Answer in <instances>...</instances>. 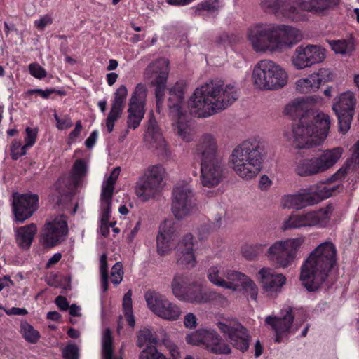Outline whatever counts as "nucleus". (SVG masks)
I'll use <instances>...</instances> for the list:
<instances>
[{
	"label": "nucleus",
	"mask_w": 359,
	"mask_h": 359,
	"mask_svg": "<svg viewBox=\"0 0 359 359\" xmlns=\"http://www.w3.org/2000/svg\"><path fill=\"white\" fill-rule=\"evenodd\" d=\"M238 98L234 84L215 80L197 88L188 102L191 115L205 118L231 106Z\"/></svg>",
	"instance_id": "obj_1"
},
{
	"label": "nucleus",
	"mask_w": 359,
	"mask_h": 359,
	"mask_svg": "<svg viewBox=\"0 0 359 359\" xmlns=\"http://www.w3.org/2000/svg\"><path fill=\"white\" fill-rule=\"evenodd\" d=\"M337 261V250L332 242L317 246L303 262L299 278L309 292L317 291L326 280Z\"/></svg>",
	"instance_id": "obj_2"
},
{
	"label": "nucleus",
	"mask_w": 359,
	"mask_h": 359,
	"mask_svg": "<svg viewBox=\"0 0 359 359\" xmlns=\"http://www.w3.org/2000/svg\"><path fill=\"white\" fill-rule=\"evenodd\" d=\"M331 121L328 114L318 112L313 118L303 117L294 124L291 130L285 131L287 141L299 149L320 145L326 139Z\"/></svg>",
	"instance_id": "obj_3"
},
{
	"label": "nucleus",
	"mask_w": 359,
	"mask_h": 359,
	"mask_svg": "<svg viewBox=\"0 0 359 359\" xmlns=\"http://www.w3.org/2000/svg\"><path fill=\"white\" fill-rule=\"evenodd\" d=\"M264 156V143L257 139H249L242 142L232 151L229 163L239 177L250 180L260 172Z\"/></svg>",
	"instance_id": "obj_4"
},
{
	"label": "nucleus",
	"mask_w": 359,
	"mask_h": 359,
	"mask_svg": "<svg viewBox=\"0 0 359 359\" xmlns=\"http://www.w3.org/2000/svg\"><path fill=\"white\" fill-rule=\"evenodd\" d=\"M339 4V0H264L262 6L274 8L285 18L292 21L304 19L303 11L323 16Z\"/></svg>",
	"instance_id": "obj_5"
},
{
	"label": "nucleus",
	"mask_w": 359,
	"mask_h": 359,
	"mask_svg": "<svg viewBox=\"0 0 359 359\" xmlns=\"http://www.w3.org/2000/svg\"><path fill=\"white\" fill-rule=\"evenodd\" d=\"M185 83L177 81L169 89L168 105L169 115L175 122V131L176 134L184 142L192 141L195 136L194 130L188 124L186 114L181 109V104L184 100Z\"/></svg>",
	"instance_id": "obj_6"
},
{
	"label": "nucleus",
	"mask_w": 359,
	"mask_h": 359,
	"mask_svg": "<svg viewBox=\"0 0 359 359\" xmlns=\"http://www.w3.org/2000/svg\"><path fill=\"white\" fill-rule=\"evenodd\" d=\"M342 149L336 147L324 151L322 154L310 158L300 160L295 172L301 177H309L323 172L332 168L341 158Z\"/></svg>",
	"instance_id": "obj_7"
},
{
	"label": "nucleus",
	"mask_w": 359,
	"mask_h": 359,
	"mask_svg": "<svg viewBox=\"0 0 359 359\" xmlns=\"http://www.w3.org/2000/svg\"><path fill=\"white\" fill-rule=\"evenodd\" d=\"M165 174V169L161 165L148 167L136 182V196L143 201L154 198L162 189Z\"/></svg>",
	"instance_id": "obj_8"
},
{
	"label": "nucleus",
	"mask_w": 359,
	"mask_h": 359,
	"mask_svg": "<svg viewBox=\"0 0 359 359\" xmlns=\"http://www.w3.org/2000/svg\"><path fill=\"white\" fill-rule=\"evenodd\" d=\"M356 103L355 94L350 90L339 94L333 100L332 108L337 117L339 130L343 134L351 128Z\"/></svg>",
	"instance_id": "obj_9"
},
{
	"label": "nucleus",
	"mask_w": 359,
	"mask_h": 359,
	"mask_svg": "<svg viewBox=\"0 0 359 359\" xmlns=\"http://www.w3.org/2000/svg\"><path fill=\"white\" fill-rule=\"evenodd\" d=\"M168 60L160 58L151 63L145 69L144 76L150 80L151 84L155 87L156 110L159 112L160 107L164 100L165 89L169 73Z\"/></svg>",
	"instance_id": "obj_10"
},
{
	"label": "nucleus",
	"mask_w": 359,
	"mask_h": 359,
	"mask_svg": "<svg viewBox=\"0 0 359 359\" xmlns=\"http://www.w3.org/2000/svg\"><path fill=\"white\" fill-rule=\"evenodd\" d=\"M144 298L149 309L162 319L176 321L182 316L180 306L158 292L147 291Z\"/></svg>",
	"instance_id": "obj_11"
},
{
	"label": "nucleus",
	"mask_w": 359,
	"mask_h": 359,
	"mask_svg": "<svg viewBox=\"0 0 359 359\" xmlns=\"http://www.w3.org/2000/svg\"><path fill=\"white\" fill-rule=\"evenodd\" d=\"M333 211L331 205L318 211L309 212L302 215H292L283 224L285 230L298 229L302 227H311L314 226H325Z\"/></svg>",
	"instance_id": "obj_12"
},
{
	"label": "nucleus",
	"mask_w": 359,
	"mask_h": 359,
	"mask_svg": "<svg viewBox=\"0 0 359 359\" xmlns=\"http://www.w3.org/2000/svg\"><path fill=\"white\" fill-rule=\"evenodd\" d=\"M217 325L234 348L243 353L248 349L251 337L248 330L238 320L224 319Z\"/></svg>",
	"instance_id": "obj_13"
},
{
	"label": "nucleus",
	"mask_w": 359,
	"mask_h": 359,
	"mask_svg": "<svg viewBox=\"0 0 359 359\" xmlns=\"http://www.w3.org/2000/svg\"><path fill=\"white\" fill-rule=\"evenodd\" d=\"M172 212L174 216L183 219L190 215L195 207L194 194L189 184H177L172 191Z\"/></svg>",
	"instance_id": "obj_14"
},
{
	"label": "nucleus",
	"mask_w": 359,
	"mask_h": 359,
	"mask_svg": "<svg viewBox=\"0 0 359 359\" xmlns=\"http://www.w3.org/2000/svg\"><path fill=\"white\" fill-rule=\"evenodd\" d=\"M67 233V219L65 215H60L46 221L41 231V240L44 246L52 248L64 241Z\"/></svg>",
	"instance_id": "obj_15"
},
{
	"label": "nucleus",
	"mask_w": 359,
	"mask_h": 359,
	"mask_svg": "<svg viewBox=\"0 0 359 359\" xmlns=\"http://www.w3.org/2000/svg\"><path fill=\"white\" fill-rule=\"evenodd\" d=\"M325 58V49L318 45H301L296 48L292 64L297 69H304L321 63Z\"/></svg>",
	"instance_id": "obj_16"
},
{
	"label": "nucleus",
	"mask_w": 359,
	"mask_h": 359,
	"mask_svg": "<svg viewBox=\"0 0 359 359\" xmlns=\"http://www.w3.org/2000/svg\"><path fill=\"white\" fill-rule=\"evenodd\" d=\"M248 39L257 53H273V24H257L248 29Z\"/></svg>",
	"instance_id": "obj_17"
},
{
	"label": "nucleus",
	"mask_w": 359,
	"mask_h": 359,
	"mask_svg": "<svg viewBox=\"0 0 359 359\" xmlns=\"http://www.w3.org/2000/svg\"><path fill=\"white\" fill-rule=\"evenodd\" d=\"M147 97V88L144 85L138 83L129 101L128 109V129H136L144 116V102Z\"/></svg>",
	"instance_id": "obj_18"
},
{
	"label": "nucleus",
	"mask_w": 359,
	"mask_h": 359,
	"mask_svg": "<svg viewBox=\"0 0 359 359\" xmlns=\"http://www.w3.org/2000/svg\"><path fill=\"white\" fill-rule=\"evenodd\" d=\"M273 52L291 48L302 39L301 32L291 26L273 24Z\"/></svg>",
	"instance_id": "obj_19"
},
{
	"label": "nucleus",
	"mask_w": 359,
	"mask_h": 359,
	"mask_svg": "<svg viewBox=\"0 0 359 359\" xmlns=\"http://www.w3.org/2000/svg\"><path fill=\"white\" fill-rule=\"evenodd\" d=\"M294 314L291 307L282 310L280 316H268L265 319L266 325H270L276 332L275 341L280 343L283 338L297 330L292 329Z\"/></svg>",
	"instance_id": "obj_20"
},
{
	"label": "nucleus",
	"mask_w": 359,
	"mask_h": 359,
	"mask_svg": "<svg viewBox=\"0 0 359 359\" xmlns=\"http://www.w3.org/2000/svg\"><path fill=\"white\" fill-rule=\"evenodd\" d=\"M225 163L223 158L201 163V181L203 186L217 187L224 177Z\"/></svg>",
	"instance_id": "obj_21"
},
{
	"label": "nucleus",
	"mask_w": 359,
	"mask_h": 359,
	"mask_svg": "<svg viewBox=\"0 0 359 359\" xmlns=\"http://www.w3.org/2000/svg\"><path fill=\"white\" fill-rule=\"evenodd\" d=\"M39 196L36 194H13V212L19 222H23L29 218L38 208Z\"/></svg>",
	"instance_id": "obj_22"
},
{
	"label": "nucleus",
	"mask_w": 359,
	"mask_h": 359,
	"mask_svg": "<svg viewBox=\"0 0 359 359\" xmlns=\"http://www.w3.org/2000/svg\"><path fill=\"white\" fill-rule=\"evenodd\" d=\"M224 277L226 279L224 288L235 292L241 287L250 293L252 299H257L258 294L257 287L246 275L235 270H227L225 272Z\"/></svg>",
	"instance_id": "obj_23"
},
{
	"label": "nucleus",
	"mask_w": 359,
	"mask_h": 359,
	"mask_svg": "<svg viewBox=\"0 0 359 359\" xmlns=\"http://www.w3.org/2000/svg\"><path fill=\"white\" fill-rule=\"evenodd\" d=\"M120 173V168H115L109 177L103 182L101 193V206L102 214L100 219L101 223H109L111 199L114 190V184Z\"/></svg>",
	"instance_id": "obj_24"
},
{
	"label": "nucleus",
	"mask_w": 359,
	"mask_h": 359,
	"mask_svg": "<svg viewBox=\"0 0 359 359\" xmlns=\"http://www.w3.org/2000/svg\"><path fill=\"white\" fill-rule=\"evenodd\" d=\"M177 236V226L172 220H165L161 224L159 232L156 237L157 251L163 255L171 250L173 242Z\"/></svg>",
	"instance_id": "obj_25"
},
{
	"label": "nucleus",
	"mask_w": 359,
	"mask_h": 359,
	"mask_svg": "<svg viewBox=\"0 0 359 359\" xmlns=\"http://www.w3.org/2000/svg\"><path fill=\"white\" fill-rule=\"evenodd\" d=\"M196 153L201 158V163L223 158L218 149L217 139L209 133H205L201 137L196 147Z\"/></svg>",
	"instance_id": "obj_26"
},
{
	"label": "nucleus",
	"mask_w": 359,
	"mask_h": 359,
	"mask_svg": "<svg viewBox=\"0 0 359 359\" xmlns=\"http://www.w3.org/2000/svg\"><path fill=\"white\" fill-rule=\"evenodd\" d=\"M202 344L205 348L214 354H229L230 346L224 341L221 336L213 329L203 328Z\"/></svg>",
	"instance_id": "obj_27"
},
{
	"label": "nucleus",
	"mask_w": 359,
	"mask_h": 359,
	"mask_svg": "<svg viewBox=\"0 0 359 359\" xmlns=\"http://www.w3.org/2000/svg\"><path fill=\"white\" fill-rule=\"evenodd\" d=\"M202 344L205 348L214 354H229L230 346L224 341L221 336L213 329L203 328Z\"/></svg>",
	"instance_id": "obj_28"
},
{
	"label": "nucleus",
	"mask_w": 359,
	"mask_h": 359,
	"mask_svg": "<svg viewBox=\"0 0 359 359\" xmlns=\"http://www.w3.org/2000/svg\"><path fill=\"white\" fill-rule=\"evenodd\" d=\"M208 291L203 283L194 280L178 300L194 305L205 304Z\"/></svg>",
	"instance_id": "obj_29"
},
{
	"label": "nucleus",
	"mask_w": 359,
	"mask_h": 359,
	"mask_svg": "<svg viewBox=\"0 0 359 359\" xmlns=\"http://www.w3.org/2000/svg\"><path fill=\"white\" fill-rule=\"evenodd\" d=\"M127 95L128 90L124 85H121L115 92L114 100L106 121L109 133L112 132L115 121L122 114Z\"/></svg>",
	"instance_id": "obj_30"
},
{
	"label": "nucleus",
	"mask_w": 359,
	"mask_h": 359,
	"mask_svg": "<svg viewBox=\"0 0 359 359\" xmlns=\"http://www.w3.org/2000/svg\"><path fill=\"white\" fill-rule=\"evenodd\" d=\"M263 289L266 292H277L285 283L286 278L269 268H262L258 273Z\"/></svg>",
	"instance_id": "obj_31"
},
{
	"label": "nucleus",
	"mask_w": 359,
	"mask_h": 359,
	"mask_svg": "<svg viewBox=\"0 0 359 359\" xmlns=\"http://www.w3.org/2000/svg\"><path fill=\"white\" fill-rule=\"evenodd\" d=\"M311 103L308 99L304 97L296 98L285 108V113L290 116L292 118L299 119L306 117V119L313 118L316 115L311 110Z\"/></svg>",
	"instance_id": "obj_32"
},
{
	"label": "nucleus",
	"mask_w": 359,
	"mask_h": 359,
	"mask_svg": "<svg viewBox=\"0 0 359 359\" xmlns=\"http://www.w3.org/2000/svg\"><path fill=\"white\" fill-rule=\"evenodd\" d=\"M144 141L150 149H154L160 151L165 150V141L160 132L155 118L153 117L149 120Z\"/></svg>",
	"instance_id": "obj_33"
},
{
	"label": "nucleus",
	"mask_w": 359,
	"mask_h": 359,
	"mask_svg": "<svg viewBox=\"0 0 359 359\" xmlns=\"http://www.w3.org/2000/svg\"><path fill=\"white\" fill-rule=\"evenodd\" d=\"M317 204L309 189H302L297 194L288 195L283 199V206L287 208L302 209L309 205Z\"/></svg>",
	"instance_id": "obj_34"
},
{
	"label": "nucleus",
	"mask_w": 359,
	"mask_h": 359,
	"mask_svg": "<svg viewBox=\"0 0 359 359\" xmlns=\"http://www.w3.org/2000/svg\"><path fill=\"white\" fill-rule=\"evenodd\" d=\"M269 60L259 61L254 67L252 79L255 85L262 90H269L270 65Z\"/></svg>",
	"instance_id": "obj_35"
},
{
	"label": "nucleus",
	"mask_w": 359,
	"mask_h": 359,
	"mask_svg": "<svg viewBox=\"0 0 359 359\" xmlns=\"http://www.w3.org/2000/svg\"><path fill=\"white\" fill-rule=\"evenodd\" d=\"M284 241H276L268 249V258L279 266L285 268L289 264V260Z\"/></svg>",
	"instance_id": "obj_36"
},
{
	"label": "nucleus",
	"mask_w": 359,
	"mask_h": 359,
	"mask_svg": "<svg viewBox=\"0 0 359 359\" xmlns=\"http://www.w3.org/2000/svg\"><path fill=\"white\" fill-rule=\"evenodd\" d=\"M270 78L269 90H277L283 88L287 82V74L286 72L278 64L269 60Z\"/></svg>",
	"instance_id": "obj_37"
},
{
	"label": "nucleus",
	"mask_w": 359,
	"mask_h": 359,
	"mask_svg": "<svg viewBox=\"0 0 359 359\" xmlns=\"http://www.w3.org/2000/svg\"><path fill=\"white\" fill-rule=\"evenodd\" d=\"M36 224L32 223L15 229V240L19 247L22 249H29L36 233Z\"/></svg>",
	"instance_id": "obj_38"
},
{
	"label": "nucleus",
	"mask_w": 359,
	"mask_h": 359,
	"mask_svg": "<svg viewBox=\"0 0 359 359\" xmlns=\"http://www.w3.org/2000/svg\"><path fill=\"white\" fill-rule=\"evenodd\" d=\"M113 337L110 329L104 331L102 337V359H123L124 348L122 345L119 350V355H114L113 351Z\"/></svg>",
	"instance_id": "obj_39"
},
{
	"label": "nucleus",
	"mask_w": 359,
	"mask_h": 359,
	"mask_svg": "<svg viewBox=\"0 0 359 359\" xmlns=\"http://www.w3.org/2000/svg\"><path fill=\"white\" fill-rule=\"evenodd\" d=\"M193 280L191 276L187 273H175L170 284L174 297L179 299L184 291L189 288Z\"/></svg>",
	"instance_id": "obj_40"
},
{
	"label": "nucleus",
	"mask_w": 359,
	"mask_h": 359,
	"mask_svg": "<svg viewBox=\"0 0 359 359\" xmlns=\"http://www.w3.org/2000/svg\"><path fill=\"white\" fill-rule=\"evenodd\" d=\"M315 79L317 76L312 74L306 78L299 79L296 82V90L300 93H309L318 90L320 88L319 83Z\"/></svg>",
	"instance_id": "obj_41"
},
{
	"label": "nucleus",
	"mask_w": 359,
	"mask_h": 359,
	"mask_svg": "<svg viewBox=\"0 0 359 359\" xmlns=\"http://www.w3.org/2000/svg\"><path fill=\"white\" fill-rule=\"evenodd\" d=\"M86 173L87 165L85 161L82 159L76 160L71 172L72 181L75 187L79 185L81 180L86 176Z\"/></svg>",
	"instance_id": "obj_42"
},
{
	"label": "nucleus",
	"mask_w": 359,
	"mask_h": 359,
	"mask_svg": "<svg viewBox=\"0 0 359 359\" xmlns=\"http://www.w3.org/2000/svg\"><path fill=\"white\" fill-rule=\"evenodd\" d=\"M304 237H299L284 241L286 250L287 252H289L287 255V258L290 264L294 259L297 251L299 249V248L304 243Z\"/></svg>",
	"instance_id": "obj_43"
},
{
	"label": "nucleus",
	"mask_w": 359,
	"mask_h": 359,
	"mask_svg": "<svg viewBox=\"0 0 359 359\" xmlns=\"http://www.w3.org/2000/svg\"><path fill=\"white\" fill-rule=\"evenodd\" d=\"M20 328L21 333L27 341L31 344H35L38 341L40 338V334L33 326L27 322H22Z\"/></svg>",
	"instance_id": "obj_44"
},
{
	"label": "nucleus",
	"mask_w": 359,
	"mask_h": 359,
	"mask_svg": "<svg viewBox=\"0 0 359 359\" xmlns=\"http://www.w3.org/2000/svg\"><path fill=\"white\" fill-rule=\"evenodd\" d=\"M225 273H221L217 266H211L207 271L208 280L213 285L224 287L225 283Z\"/></svg>",
	"instance_id": "obj_45"
},
{
	"label": "nucleus",
	"mask_w": 359,
	"mask_h": 359,
	"mask_svg": "<svg viewBox=\"0 0 359 359\" xmlns=\"http://www.w3.org/2000/svg\"><path fill=\"white\" fill-rule=\"evenodd\" d=\"M177 263L179 265L191 269L195 266L196 261L194 251H177Z\"/></svg>",
	"instance_id": "obj_46"
},
{
	"label": "nucleus",
	"mask_w": 359,
	"mask_h": 359,
	"mask_svg": "<svg viewBox=\"0 0 359 359\" xmlns=\"http://www.w3.org/2000/svg\"><path fill=\"white\" fill-rule=\"evenodd\" d=\"M310 191L312 196L317 201V203L331 196L327 181L318 183L316 187L310 188Z\"/></svg>",
	"instance_id": "obj_47"
},
{
	"label": "nucleus",
	"mask_w": 359,
	"mask_h": 359,
	"mask_svg": "<svg viewBox=\"0 0 359 359\" xmlns=\"http://www.w3.org/2000/svg\"><path fill=\"white\" fill-rule=\"evenodd\" d=\"M267 245L266 243H255L246 246L243 250V255L245 258L248 260L255 259L259 255L264 252V248Z\"/></svg>",
	"instance_id": "obj_48"
},
{
	"label": "nucleus",
	"mask_w": 359,
	"mask_h": 359,
	"mask_svg": "<svg viewBox=\"0 0 359 359\" xmlns=\"http://www.w3.org/2000/svg\"><path fill=\"white\" fill-rule=\"evenodd\" d=\"M347 174V168H340L337 170V172H335L332 176H331L330 178L327 180V184H328V189L331 194V196L337 191L339 189H341V184H338L337 185H332V182L340 180L346 177Z\"/></svg>",
	"instance_id": "obj_49"
},
{
	"label": "nucleus",
	"mask_w": 359,
	"mask_h": 359,
	"mask_svg": "<svg viewBox=\"0 0 359 359\" xmlns=\"http://www.w3.org/2000/svg\"><path fill=\"white\" fill-rule=\"evenodd\" d=\"M100 281L101 287L103 292H105L108 290L109 281H108V266L107 262V255L103 254L100 257Z\"/></svg>",
	"instance_id": "obj_50"
},
{
	"label": "nucleus",
	"mask_w": 359,
	"mask_h": 359,
	"mask_svg": "<svg viewBox=\"0 0 359 359\" xmlns=\"http://www.w3.org/2000/svg\"><path fill=\"white\" fill-rule=\"evenodd\" d=\"M210 302H215L221 306H226L228 304V299L224 295L217 292L216 290H208L206 298V304Z\"/></svg>",
	"instance_id": "obj_51"
},
{
	"label": "nucleus",
	"mask_w": 359,
	"mask_h": 359,
	"mask_svg": "<svg viewBox=\"0 0 359 359\" xmlns=\"http://www.w3.org/2000/svg\"><path fill=\"white\" fill-rule=\"evenodd\" d=\"M219 8V4L217 0H208L197 5L196 7V14L200 15L201 11L214 12L218 11Z\"/></svg>",
	"instance_id": "obj_52"
},
{
	"label": "nucleus",
	"mask_w": 359,
	"mask_h": 359,
	"mask_svg": "<svg viewBox=\"0 0 359 359\" xmlns=\"http://www.w3.org/2000/svg\"><path fill=\"white\" fill-rule=\"evenodd\" d=\"M123 276V269L121 262H116L111 270V281L115 285L121 283Z\"/></svg>",
	"instance_id": "obj_53"
},
{
	"label": "nucleus",
	"mask_w": 359,
	"mask_h": 359,
	"mask_svg": "<svg viewBox=\"0 0 359 359\" xmlns=\"http://www.w3.org/2000/svg\"><path fill=\"white\" fill-rule=\"evenodd\" d=\"M26 144L22 146L21 142L19 140H13L11 145V151L12 154V158L14 160H17L20 157L24 156L27 152Z\"/></svg>",
	"instance_id": "obj_54"
},
{
	"label": "nucleus",
	"mask_w": 359,
	"mask_h": 359,
	"mask_svg": "<svg viewBox=\"0 0 359 359\" xmlns=\"http://www.w3.org/2000/svg\"><path fill=\"white\" fill-rule=\"evenodd\" d=\"M64 359H79V348L75 344H67L62 351Z\"/></svg>",
	"instance_id": "obj_55"
},
{
	"label": "nucleus",
	"mask_w": 359,
	"mask_h": 359,
	"mask_svg": "<svg viewBox=\"0 0 359 359\" xmlns=\"http://www.w3.org/2000/svg\"><path fill=\"white\" fill-rule=\"evenodd\" d=\"M194 237L191 233H187L177 245V251H194Z\"/></svg>",
	"instance_id": "obj_56"
},
{
	"label": "nucleus",
	"mask_w": 359,
	"mask_h": 359,
	"mask_svg": "<svg viewBox=\"0 0 359 359\" xmlns=\"http://www.w3.org/2000/svg\"><path fill=\"white\" fill-rule=\"evenodd\" d=\"M203 334V328H201L188 334L185 337V340L189 344L198 346L202 344Z\"/></svg>",
	"instance_id": "obj_57"
},
{
	"label": "nucleus",
	"mask_w": 359,
	"mask_h": 359,
	"mask_svg": "<svg viewBox=\"0 0 359 359\" xmlns=\"http://www.w3.org/2000/svg\"><path fill=\"white\" fill-rule=\"evenodd\" d=\"M313 75L317 76L318 81H316L319 83V86L322 83L332 81L333 79V74L329 69H320L317 73H313Z\"/></svg>",
	"instance_id": "obj_58"
},
{
	"label": "nucleus",
	"mask_w": 359,
	"mask_h": 359,
	"mask_svg": "<svg viewBox=\"0 0 359 359\" xmlns=\"http://www.w3.org/2000/svg\"><path fill=\"white\" fill-rule=\"evenodd\" d=\"M29 70L31 75L41 79L46 76V71L38 63H32L29 65Z\"/></svg>",
	"instance_id": "obj_59"
},
{
	"label": "nucleus",
	"mask_w": 359,
	"mask_h": 359,
	"mask_svg": "<svg viewBox=\"0 0 359 359\" xmlns=\"http://www.w3.org/2000/svg\"><path fill=\"white\" fill-rule=\"evenodd\" d=\"M197 318L194 313H187L184 317V325L188 329H194L197 327Z\"/></svg>",
	"instance_id": "obj_60"
},
{
	"label": "nucleus",
	"mask_w": 359,
	"mask_h": 359,
	"mask_svg": "<svg viewBox=\"0 0 359 359\" xmlns=\"http://www.w3.org/2000/svg\"><path fill=\"white\" fill-rule=\"evenodd\" d=\"M132 291L128 290L123 296V309L124 314H130L133 312L132 306Z\"/></svg>",
	"instance_id": "obj_61"
},
{
	"label": "nucleus",
	"mask_w": 359,
	"mask_h": 359,
	"mask_svg": "<svg viewBox=\"0 0 359 359\" xmlns=\"http://www.w3.org/2000/svg\"><path fill=\"white\" fill-rule=\"evenodd\" d=\"M36 130L30 127H27L26 128V137H25V144L26 147H32L35 142L36 137Z\"/></svg>",
	"instance_id": "obj_62"
},
{
	"label": "nucleus",
	"mask_w": 359,
	"mask_h": 359,
	"mask_svg": "<svg viewBox=\"0 0 359 359\" xmlns=\"http://www.w3.org/2000/svg\"><path fill=\"white\" fill-rule=\"evenodd\" d=\"M53 23V20L51 17L48 15H45L42 16L39 20L34 21V25L36 28L40 30H43L44 28Z\"/></svg>",
	"instance_id": "obj_63"
},
{
	"label": "nucleus",
	"mask_w": 359,
	"mask_h": 359,
	"mask_svg": "<svg viewBox=\"0 0 359 359\" xmlns=\"http://www.w3.org/2000/svg\"><path fill=\"white\" fill-rule=\"evenodd\" d=\"M82 124L81 121H78L75 124V128L69 135V143L74 142L81 134Z\"/></svg>",
	"instance_id": "obj_64"
}]
</instances>
